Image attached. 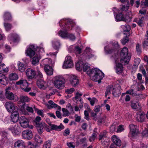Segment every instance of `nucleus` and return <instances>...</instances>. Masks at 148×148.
Listing matches in <instances>:
<instances>
[{
	"mask_svg": "<svg viewBox=\"0 0 148 148\" xmlns=\"http://www.w3.org/2000/svg\"><path fill=\"white\" fill-rule=\"evenodd\" d=\"M51 63V60L48 58H45L41 62L40 64V65L43 66V65L44 66V67L45 66H49V65Z\"/></svg>",
	"mask_w": 148,
	"mask_h": 148,
	"instance_id": "e433bc0d",
	"label": "nucleus"
},
{
	"mask_svg": "<svg viewBox=\"0 0 148 148\" xmlns=\"http://www.w3.org/2000/svg\"><path fill=\"white\" fill-rule=\"evenodd\" d=\"M11 117V121L14 123L17 122L19 117V114L18 111H15L12 112Z\"/></svg>",
	"mask_w": 148,
	"mask_h": 148,
	"instance_id": "a878e982",
	"label": "nucleus"
},
{
	"mask_svg": "<svg viewBox=\"0 0 148 148\" xmlns=\"http://www.w3.org/2000/svg\"><path fill=\"white\" fill-rule=\"evenodd\" d=\"M4 25L5 30L7 31H9L12 27V26L10 24L4 22Z\"/></svg>",
	"mask_w": 148,
	"mask_h": 148,
	"instance_id": "8fccbe9b",
	"label": "nucleus"
},
{
	"mask_svg": "<svg viewBox=\"0 0 148 148\" xmlns=\"http://www.w3.org/2000/svg\"><path fill=\"white\" fill-rule=\"evenodd\" d=\"M130 131L128 135L130 137H133L137 135L138 130L136 129V125L133 124H131L130 125Z\"/></svg>",
	"mask_w": 148,
	"mask_h": 148,
	"instance_id": "9b49d317",
	"label": "nucleus"
},
{
	"mask_svg": "<svg viewBox=\"0 0 148 148\" xmlns=\"http://www.w3.org/2000/svg\"><path fill=\"white\" fill-rule=\"evenodd\" d=\"M19 122L21 127L24 128H27L29 125L28 119L25 116H21L19 118Z\"/></svg>",
	"mask_w": 148,
	"mask_h": 148,
	"instance_id": "9d476101",
	"label": "nucleus"
},
{
	"mask_svg": "<svg viewBox=\"0 0 148 148\" xmlns=\"http://www.w3.org/2000/svg\"><path fill=\"white\" fill-rule=\"evenodd\" d=\"M124 130V125H119L118 128L116 132L118 133L121 132Z\"/></svg>",
	"mask_w": 148,
	"mask_h": 148,
	"instance_id": "13d9d810",
	"label": "nucleus"
},
{
	"mask_svg": "<svg viewBox=\"0 0 148 148\" xmlns=\"http://www.w3.org/2000/svg\"><path fill=\"white\" fill-rule=\"evenodd\" d=\"M37 130L39 134H41L44 132V128L47 126V125L44 122L38 123L36 125Z\"/></svg>",
	"mask_w": 148,
	"mask_h": 148,
	"instance_id": "6ab92c4d",
	"label": "nucleus"
},
{
	"mask_svg": "<svg viewBox=\"0 0 148 148\" xmlns=\"http://www.w3.org/2000/svg\"><path fill=\"white\" fill-rule=\"evenodd\" d=\"M73 66V63L71 57L68 56H67L65 58L63 68L64 69L70 68H72Z\"/></svg>",
	"mask_w": 148,
	"mask_h": 148,
	"instance_id": "423d86ee",
	"label": "nucleus"
},
{
	"mask_svg": "<svg viewBox=\"0 0 148 148\" xmlns=\"http://www.w3.org/2000/svg\"><path fill=\"white\" fill-rule=\"evenodd\" d=\"M121 88L119 84H116L113 89L112 94L115 97H118L121 93Z\"/></svg>",
	"mask_w": 148,
	"mask_h": 148,
	"instance_id": "a211bd4d",
	"label": "nucleus"
},
{
	"mask_svg": "<svg viewBox=\"0 0 148 148\" xmlns=\"http://www.w3.org/2000/svg\"><path fill=\"white\" fill-rule=\"evenodd\" d=\"M10 89V87H8L5 89V96L8 99L10 100H14L16 101L18 100V98L16 95H14L12 92L9 91Z\"/></svg>",
	"mask_w": 148,
	"mask_h": 148,
	"instance_id": "6e6552de",
	"label": "nucleus"
},
{
	"mask_svg": "<svg viewBox=\"0 0 148 148\" xmlns=\"http://www.w3.org/2000/svg\"><path fill=\"white\" fill-rule=\"evenodd\" d=\"M115 62L116 66L115 69L116 71V72L118 74H120L123 71V66L121 64L118 63L117 60L115 61Z\"/></svg>",
	"mask_w": 148,
	"mask_h": 148,
	"instance_id": "b1692460",
	"label": "nucleus"
},
{
	"mask_svg": "<svg viewBox=\"0 0 148 148\" xmlns=\"http://www.w3.org/2000/svg\"><path fill=\"white\" fill-rule=\"evenodd\" d=\"M74 52L76 55L79 54L81 53L82 49L79 46H76L75 48Z\"/></svg>",
	"mask_w": 148,
	"mask_h": 148,
	"instance_id": "864d4df0",
	"label": "nucleus"
},
{
	"mask_svg": "<svg viewBox=\"0 0 148 148\" xmlns=\"http://www.w3.org/2000/svg\"><path fill=\"white\" fill-rule=\"evenodd\" d=\"M120 56L121 62L124 64H128L130 59L131 56L128 53V50L127 47H124L122 49L121 52Z\"/></svg>",
	"mask_w": 148,
	"mask_h": 148,
	"instance_id": "f03ea898",
	"label": "nucleus"
},
{
	"mask_svg": "<svg viewBox=\"0 0 148 148\" xmlns=\"http://www.w3.org/2000/svg\"><path fill=\"white\" fill-rule=\"evenodd\" d=\"M113 88L112 86H109L106 89L105 96L106 97L108 95H110L111 93L112 90H113Z\"/></svg>",
	"mask_w": 148,
	"mask_h": 148,
	"instance_id": "a18cd8bd",
	"label": "nucleus"
},
{
	"mask_svg": "<svg viewBox=\"0 0 148 148\" xmlns=\"http://www.w3.org/2000/svg\"><path fill=\"white\" fill-rule=\"evenodd\" d=\"M65 83V79L62 76L58 75L54 77L53 84L56 88L62 89L64 87Z\"/></svg>",
	"mask_w": 148,
	"mask_h": 148,
	"instance_id": "7ed1b4c3",
	"label": "nucleus"
},
{
	"mask_svg": "<svg viewBox=\"0 0 148 148\" xmlns=\"http://www.w3.org/2000/svg\"><path fill=\"white\" fill-rule=\"evenodd\" d=\"M8 68L5 66L4 64L0 63V72L2 73H5L8 72Z\"/></svg>",
	"mask_w": 148,
	"mask_h": 148,
	"instance_id": "a19ab883",
	"label": "nucleus"
},
{
	"mask_svg": "<svg viewBox=\"0 0 148 148\" xmlns=\"http://www.w3.org/2000/svg\"><path fill=\"white\" fill-rule=\"evenodd\" d=\"M52 46L54 49H57L59 48L60 44L59 41L54 40L52 41Z\"/></svg>",
	"mask_w": 148,
	"mask_h": 148,
	"instance_id": "c03bdc74",
	"label": "nucleus"
},
{
	"mask_svg": "<svg viewBox=\"0 0 148 148\" xmlns=\"http://www.w3.org/2000/svg\"><path fill=\"white\" fill-rule=\"evenodd\" d=\"M82 67L83 71L86 72L92 80L97 81L98 83H101V80L104 77V73L101 70L97 68L91 69L90 65L87 63L83 64Z\"/></svg>",
	"mask_w": 148,
	"mask_h": 148,
	"instance_id": "f257e3e1",
	"label": "nucleus"
},
{
	"mask_svg": "<svg viewBox=\"0 0 148 148\" xmlns=\"http://www.w3.org/2000/svg\"><path fill=\"white\" fill-rule=\"evenodd\" d=\"M132 18V12L127 13L125 16H123V21L126 22H129L131 21Z\"/></svg>",
	"mask_w": 148,
	"mask_h": 148,
	"instance_id": "2f4dec72",
	"label": "nucleus"
},
{
	"mask_svg": "<svg viewBox=\"0 0 148 148\" xmlns=\"http://www.w3.org/2000/svg\"><path fill=\"white\" fill-rule=\"evenodd\" d=\"M20 109L23 112L25 111V110H27L28 112L33 113L34 110L32 108L27 106L25 103L22 105Z\"/></svg>",
	"mask_w": 148,
	"mask_h": 148,
	"instance_id": "7c9ffc66",
	"label": "nucleus"
},
{
	"mask_svg": "<svg viewBox=\"0 0 148 148\" xmlns=\"http://www.w3.org/2000/svg\"><path fill=\"white\" fill-rule=\"evenodd\" d=\"M36 47L33 45H30L27 48L25 51L26 56L31 58L34 56L35 53Z\"/></svg>",
	"mask_w": 148,
	"mask_h": 148,
	"instance_id": "0eeeda50",
	"label": "nucleus"
},
{
	"mask_svg": "<svg viewBox=\"0 0 148 148\" xmlns=\"http://www.w3.org/2000/svg\"><path fill=\"white\" fill-rule=\"evenodd\" d=\"M5 106L7 111L9 112L12 113L15 111H18L17 106L12 102L6 103Z\"/></svg>",
	"mask_w": 148,
	"mask_h": 148,
	"instance_id": "1a4fd4ad",
	"label": "nucleus"
},
{
	"mask_svg": "<svg viewBox=\"0 0 148 148\" xmlns=\"http://www.w3.org/2000/svg\"><path fill=\"white\" fill-rule=\"evenodd\" d=\"M59 35L62 38H67L72 40H74L75 39V37L73 34H70L68 35L66 31H60L59 33Z\"/></svg>",
	"mask_w": 148,
	"mask_h": 148,
	"instance_id": "f8f14e48",
	"label": "nucleus"
},
{
	"mask_svg": "<svg viewBox=\"0 0 148 148\" xmlns=\"http://www.w3.org/2000/svg\"><path fill=\"white\" fill-rule=\"evenodd\" d=\"M17 85H21L22 89L25 92H28L31 90V88L28 87V83L27 81L24 79H21L16 82Z\"/></svg>",
	"mask_w": 148,
	"mask_h": 148,
	"instance_id": "39448f33",
	"label": "nucleus"
},
{
	"mask_svg": "<svg viewBox=\"0 0 148 148\" xmlns=\"http://www.w3.org/2000/svg\"><path fill=\"white\" fill-rule=\"evenodd\" d=\"M8 82L7 78L3 74L0 73V84L6 85Z\"/></svg>",
	"mask_w": 148,
	"mask_h": 148,
	"instance_id": "cd10ccee",
	"label": "nucleus"
},
{
	"mask_svg": "<svg viewBox=\"0 0 148 148\" xmlns=\"http://www.w3.org/2000/svg\"><path fill=\"white\" fill-rule=\"evenodd\" d=\"M70 82L71 84L74 87L78 85L79 84V79L76 76L74 75H70Z\"/></svg>",
	"mask_w": 148,
	"mask_h": 148,
	"instance_id": "2eb2a0df",
	"label": "nucleus"
},
{
	"mask_svg": "<svg viewBox=\"0 0 148 148\" xmlns=\"http://www.w3.org/2000/svg\"><path fill=\"white\" fill-rule=\"evenodd\" d=\"M20 101L23 103L25 102H28L30 101V99L27 97L25 96H21L20 98ZM25 103H24V104ZM23 104V103L22 105Z\"/></svg>",
	"mask_w": 148,
	"mask_h": 148,
	"instance_id": "49530a36",
	"label": "nucleus"
},
{
	"mask_svg": "<svg viewBox=\"0 0 148 148\" xmlns=\"http://www.w3.org/2000/svg\"><path fill=\"white\" fill-rule=\"evenodd\" d=\"M41 58L40 55H36L32 59L31 61L32 64L34 65H36L38 64L39 60Z\"/></svg>",
	"mask_w": 148,
	"mask_h": 148,
	"instance_id": "72a5a7b5",
	"label": "nucleus"
},
{
	"mask_svg": "<svg viewBox=\"0 0 148 148\" xmlns=\"http://www.w3.org/2000/svg\"><path fill=\"white\" fill-rule=\"evenodd\" d=\"M67 145L69 148H75V143L73 142H68L67 143Z\"/></svg>",
	"mask_w": 148,
	"mask_h": 148,
	"instance_id": "bf43d9fd",
	"label": "nucleus"
},
{
	"mask_svg": "<svg viewBox=\"0 0 148 148\" xmlns=\"http://www.w3.org/2000/svg\"><path fill=\"white\" fill-rule=\"evenodd\" d=\"M35 139V140L38 143H41L42 142L40 137L38 135L36 136Z\"/></svg>",
	"mask_w": 148,
	"mask_h": 148,
	"instance_id": "e2e57ef3",
	"label": "nucleus"
},
{
	"mask_svg": "<svg viewBox=\"0 0 148 148\" xmlns=\"http://www.w3.org/2000/svg\"><path fill=\"white\" fill-rule=\"evenodd\" d=\"M113 11L114 12L116 21H123V15L122 13L121 12H120L119 10H117L115 8H113Z\"/></svg>",
	"mask_w": 148,
	"mask_h": 148,
	"instance_id": "ddd939ff",
	"label": "nucleus"
},
{
	"mask_svg": "<svg viewBox=\"0 0 148 148\" xmlns=\"http://www.w3.org/2000/svg\"><path fill=\"white\" fill-rule=\"evenodd\" d=\"M126 4V5H123L122 7L121 8V10L122 11H127L129 8L130 6L129 2L128 1V3H125Z\"/></svg>",
	"mask_w": 148,
	"mask_h": 148,
	"instance_id": "603ef678",
	"label": "nucleus"
},
{
	"mask_svg": "<svg viewBox=\"0 0 148 148\" xmlns=\"http://www.w3.org/2000/svg\"><path fill=\"white\" fill-rule=\"evenodd\" d=\"M37 85L38 87L40 89H44L46 88V83L42 79L38 80Z\"/></svg>",
	"mask_w": 148,
	"mask_h": 148,
	"instance_id": "c756f323",
	"label": "nucleus"
},
{
	"mask_svg": "<svg viewBox=\"0 0 148 148\" xmlns=\"http://www.w3.org/2000/svg\"><path fill=\"white\" fill-rule=\"evenodd\" d=\"M82 95V94L81 93H80L79 92H77L75 95V97L73 99L76 100L77 99Z\"/></svg>",
	"mask_w": 148,
	"mask_h": 148,
	"instance_id": "69168bd1",
	"label": "nucleus"
},
{
	"mask_svg": "<svg viewBox=\"0 0 148 148\" xmlns=\"http://www.w3.org/2000/svg\"><path fill=\"white\" fill-rule=\"evenodd\" d=\"M23 137L25 139H30L32 138L33 134L31 130H26L23 131L22 133Z\"/></svg>",
	"mask_w": 148,
	"mask_h": 148,
	"instance_id": "f3484780",
	"label": "nucleus"
},
{
	"mask_svg": "<svg viewBox=\"0 0 148 148\" xmlns=\"http://www.w3.org/2000/svg\"><path fill=\"white\" fill-rule=\"evenodd\" d=\"M9 78L11 80H16L18 79V77L16 73H12L10 75Z\"/></svg>",
	"mask_w": 148,
	"mask_h": 148,
	"instance_id": "de8ad7c7",
	"label": "nucleus"
},
{
	"mask_svg": "<svg viewBox=\"0 0 148 148\" xmlns=\"http://www.w3.org/2000/svg\"><path fill=\"white\" fill-rule=\"evenodd\" d=\"M145 15H141L139 16V19L135 18L134 19V21L138 25L142 27L143 25L145 19Z\"/></svg>",
	"mask_w": 148,
	"mask_h": 148,
	"instance_id": "4be33fe9",
	"label": "nucleus"
},
{
	"mask_svg": "<svg viewBox=\"0 0 148 148\" xmlns=\"http://www.w3.org/2000/svg\"><path fill=\"white\" fill-rule=\"evenodd\" d=\"M140 61V58H136L134 60V66H135L136 67H138Z\"/></svg>",
	"mask_w": 148,
	"mask_h": 148,
	"instance_id": "4d7b16f0",
	"label": "nucleus"
},
{
	"mask_svg": "<svg viewBox=\"0 0 148 148\" xmlns=\"http://www.w3.org/2000/svg\"><path fill=\"white\" fill-rule=\"evenodd\" d=\"M3 18L4 22H5L11 20L12 17L10 13L8 12H5L3 15Z\"/></svg>",
	"mask_w": 148,
	"mask_h": 148,
	"instance_id": "473e14b6",
	"label": "nucleus"
},
{
	"mask_svg": "<svg viewBox=\"0 0 148 148\" xmlns=\"http://www.w3.org/2000/svg\"><path fill=\"white\" fill-rule=\"evenodd\" d=\"M97 136V135L95 133H93L92 136L90 137L89 141L90 142L94 141L95 139Z\"/></svg>",
	"mask_w": 148,
	"mask_h": 148,
	"instance_id": "0e129e2a",
	"label": "nucleus"
},
{
	"mask_svg": "<svg viewBox=\"0 0 148 148\" xmlns=\"http://www.w3.org/2000/svg\"><path fill=\"white\" fill-rule=\"evenodd\" d=\"M17 64L19 71L22 72H24L25 69V66L24 64L20 61H18Z\"/></svg>",
	"mask_w": 148,
	"mask_h": 148,
	"instance_id": "ea45409f",
	"label": "nucleus"
},
{
	"mask_svg": "<svg viewBox=\"0 0 148 148\" xmlns=\"http://www.w3.org/2000/svg\"><path fill=\"white\" fill-rule=\"evenodd\" d=\"M51 141L48 140L46 141L44 143L43 148H50L51 147Z\"/></svg>",
	"mask_w": 148,
	"mask_h": 148,
	"instance_id": "3c124183",
	"label": "nucleus"
},
{
	"mask_svg": "<svg viewBox=\"0 0 148 148\" xmlns=\"http://www.w3.org/2000/svg\"><path fill=\"white\" fill-rule=\"evenodd\" d=\"M25 73L28 78L32 79L35 76L36 73L35 71L31 69L28 68L27 69Z\"/></svg>",
	"mask_w": 148,
	"mask_h": 148,
	"instance_id": "aec40b11",
	"label": "nucleus"
},
{
	"mask_svg": "<svg viewBox=\"0 0 148 148\" xmlns=\"http://www.w3.org/2000/svg\"><path fill=\"white\" fill-rule=\"evenodd\" d=\"M143 7H146L148 6V0H142L141 2Z\"/></svg>",
	"mask_w": 148,
	"mask_h": 148,
	"instance_id": "6e6d98bb",
	"label": "nucleus"
},
{
	"mask_svg": "<svg viewBox=\"0 0 148 148\" xmlns=\"http://www.w3.org/2000/svg\"><path fill=\"white\" fill-rule=\"evenodd\" d=\"M142 134L143 137H147L148 136V130L147 129L145 130H144L142 133Z\"/></svg>",
	"mask_w": 148,
	"mask_h": 148,
	"instance_id": "338daca9",
	"label": "nucleus"
},
{
	"mask_svg": "<svg viewBox=\"0 0 148 148\" xmlns=\"http://www.w3.org/2000/svg\"><path fill=\"white\" fill-rule=\"evenodd\" d=\"M44 70L46 73L49 75H51L53 73V69L49 66L44 67Z\"/></svg>",
	"mask_w": 148,
	"mask_h": 148,
	"instance_id": "f704fd0d",
	"label": "nucleus"
},
{
	"mask_svg": "<svg viewBox=\"0 0 148 148\" xmlns=\"http://www.w3.org/2000/svg\"><path fill=\"white\" fill-rule=\"evenodd\" d=\"M43 103L49 109L51 108H55L57 106V105L51 100H49L48 101V104L44 100H43Z\"/></svg>",
	"mask_w": 148,
	"mask_h": 148,
	"instance_id": "c85d7f7f",
	"label": "nucleus"
},
{
	"mask_svg": "<svg viewBox=\"0 0 148 148\" xmlns=\"http://www.w3.org/2000/svg\"><path fill=\"white\" fill-rule=\"evenodd\" d=\"M131 107L134 109L138 110L140 109L141 107L140 103L136 101L132 102L131 103Z\"/></svg>",
	"mask_w": 148,
	"mask_h": 148,
	"instance_id": "c9c22d12",
	"label": "nucleus"
},
{
	"mask_svg": "<svg viewBox=\"0 0 148 148\" xmlns=\"http://www.w3.org/2000/svg\"><path fill=\"white\" fill-rule=\"evenodd\" d=\"M63 113V116H68L69 114V112L65 108H62V109Z\"/></svg>",
	"mask_w": 148,
	"mask_h": 148,
	"instance_id": "680f3d73",
	"label": "nucleus"
},
{
	"mask_svg": "<svg viewBox=\"0 0 148 148\" xmlns=\"http://www.w3.org/2000/svg\"><path fill=\"white\" fill-rule=\"evenodd\" d=\"M14 148H25V144L24 142L21 140H16L14 143Z\"/></svg>",
	"mask_w": 148,
	"mask_h": 148,
	"instance_id": "5701e85b",
	"label": "nucleus"
},
{
	"mask_svg": "<svg viewBox=\"0 0 148 148\" xmlns=\"http://www.w3.org/2000/svg\"><path fill=\"white\" fill-rule=\"evenodd\" d=\"M8 129L14 135H18L20 133V127L17 124L11 125Z\"/></svg>",
	"mask_w": 148,
	"mask_h": 148,
	"instance_id": "4468645a",
	"label": "nucleus"
},
{
	"mask_svg": "<svg viewBox=\"0 0 148 148\" xmlns=\"http://www.w3.org/2000/svg\"><path fill=\"white\" fill-rule=\"evenodd\" d=\"M83 63L81 61H78L76 64L75 67L77 70L80 71L82 70Z\"/></svg>",
	"mask_w": 148,
	"mask_h": 148,
	"instance_id": "37998d69",
	"label": "nucleus"
},
{
	"mask_svg": "<svg viewBox=\"0 0 148 148\" xmlns=\"http://www.w3.org/2000/svg\"><path fill=\"white\" fill-rule=\"evenodd\" d=\"M18 35L16 34H10L8 36V40L12 42H15L18 38Z\"/></svg>",
	"mask_w": 148,
	"mask_h": 148,
	"instance_id": "58836bf2",
	"label": "nucleus"
},
{
	"mask_svg": "<svg viewBox=\"0 0 148 148\" xmlns=\"http://www.w3.org/2000/svg\"><path fill=\"white\" fill-rule=\"evenodd\" d=\"M128 41V38L127 36H126L121 40V42L123 45H125Z\"/></svg>",
	"mask_w": 148,
	"mask_h": 148,
	"instance_id": "052dcab7",
	"label": "nucleus"
},
{
	"mask_svg": "<svg viewBox=\"0 0 148 148\" xmlns=\"http://www.w3.org/2000/svg\"><path fill=\"white\" fill-rule=\"evenodd\" d=\"M36 73L38 77L40 78V79H42L43 77V75L40 71V70L38 67H36Z\"/></svg>",
	"mask_w": 148,
	"mask_h": 148,
	"instance_id": "5fc2aeb1",
	"label": "nucleus"
},
{
	"mask_svg": "<svg viewBox=\"0 0 148 148\" xmlns=\"http://www.w3.org/2000/svg\"><path fill=\"white\" fill-rule=\"evenodd\" d=\"M111 140L116 146H120L121 145V141L119 137L116 136L114 135L111 137Z\"/></svg>",
	"mask_w": 148,
	"mask_h": 148,
	"instance_id": "bb28decb",
	"label": "nucleus"
},
{
	"mask_svg": "<svg viewBox=\"0 0 148 148\" xmlns=\"http://www.w3.org/2000/svg\"><path fill=\"white\" fill-rule=\"evenodd\" d=\"M121 27L123 28L124 32V34H127V33L128 34V36H129V31L131 29V28L130 26L128 25H123L121 26Z\"/></svg>",
	"mask_w": 148,
	"mask_h": 148,
	"instance_id": "4c0bfd02",
	"label": "nucleus"
},
{
	"mask_svg": "<svg viewBox=\"0 0 148 148\" xmlns=\"http://www.w3.org/2000/svg\"><path fill=\"white\" fill-rule=\"evenodd\" d=\"M88 99L90 101V103L92 106H93L95 103L97 101V99L95 97L91 98L90 97L88 98Z\"/></svg>",
	"mask_w": 148,
	"mask_h": 148,
	"instance_id": "09e8293b",
	"label": "nucleus"
},
{
	"mask_svg": "<svg viewBox=\"0 0 148 148\" xmlns=\"http://www.w3.org/2000/svg\"><path fill=\"white\" fill-rule=\"evenodd\" d=\"M104 50L106 53L107 54H111L113 53L115 51L114 49H111L108 46H106L104 47Z\"/></svg>",
	"mask_w": 148,
	"mask_h": 148,
	"instance_id": "79ce46f5",
	"label": "nucleus"
},
{
	"mask_svg": "<svg viewBox=\"0 0 148 148\" xmlns=\"http://www.w3.org/2000/svg\"><path fill=\"white\" fill-rule=\"evenodd\" d=\"M107 132L106 131L100 133L99 135V140H101L102 143L103 145L105 144L108 140V138L106 136Z\"/></svg>",
	"mask_w": 148,
	"mask_h": 148,
	"instance_id": "dca6fc26",
	"label": "nucleus"
},
{
	"mask_svg": "<svg viewBox=\"0 0 148 148\" xmlns=\"http://www.w3.org/2000/svg\"><path fill=\"white\" fill-rule=\"evenodd\" d=\"M136 90L133 89H131L130 90H127L126 91V93L127 94H129L130 95H133L135 93Z\"/></svg>",
	"mask_w": 148,
	"mask_h": 148,
	"instance_id": "774afa93",
	"label": "nucleus"
},
{
	"mask_svg": "<svg viewBox=\"0 0 148 148\" xmlns=\"http://www.w3.org/2000/svg\"><path fill=\"white\" fill-rule=\"evenodd\" d=\"M63 23H65L66 26L63 27V28L66 29L67 30L71 29L74 26L76 27L75 24L71 19H62L59 22L60 25L61 26L62 24Z\"/></svg>",
	"mask_w": 148,
	"mask_h": 148,
	"instance_id": "20e7f679",
	"label": "nucleus"
},
{
	"mask_svg": "<svg viewBox=\"0 0 148 148\" xmlns=\"http://www.w3.org/2000/svg\"><path fill=\"white\" fill-rule=\"evenodd\" d=\"M136 120L140 122L143 121L145 119V113L142 111L138 112L136 115Z\"/></svg>",
	"mask_w": 148,
	"mask_h": 148,
	"instance_id": "412c9836",
	"label": "nucleus"
},
{
	"mask_svg": "<svg viewBox=\"0 0 148 148\" xmlns=\"http://www.w3.org/2000/svg\"><path fill=\"white\" fill-rule=\"evenodd\" d=\"M49 125L51 126V130L60 131L64 128V126L61 123L59 126L54 124H51V123H49Z\"/></svg>",
	"mask_w": 148,
	"mask_h": 148,
	"instance_id": "393cba45",
	"label": "nucleus"
}]
</instances>
